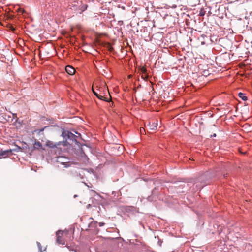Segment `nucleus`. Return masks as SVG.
<instances>
[{
    "label": "nucleus",
    "instance_id": "nucleus-12",
    "mask_svg": "<svg viewBox=\"0 0 252 252\" xmlns=\"http://www.w3.org/2000/svg\"><path fill=\"white\" fill-rule=\"evenodd\" d=\"M41 146H42V144L39 141L35 142L34 143V149H38L40 148H41Z\"/></svg>",
    "mask_w": 252,
    "mask_h": 252
},
{
    "label": "nucleus",
    "instance_id": "nucleus-17",
    "mask_svg": "<svg viewBox=\"0 0 252 252\" xmlns=\"http://www.w3.org/2000/svg\"><path fill=\"white\" fill-rule=\"evenodd\" d=\"M92 90H93V93L94 94L97 96L98 95V94H99V93H98L96 91H95L94 89L93 88H92Z\"/></svg>",
    "mask_w": 252,
    "mask_h": 252
},
{
    "label": "nucleus",
    "instance_id": "nucleus-21",
    "mask_svg": "<svg viewBox=\"0 0 252 252\" xmlns=\"http://www.w3.org/2000/svg\"><path fill=\"white\" fill-rule=\"evenodd\" d=\"M216 136V134L215 133H214L213 135H211V137H215Z\"/></svg>",
    "mask_w": 252,
    "mask_h": 252
},
{
    "label": "nucleus",
    "instance_id": "nucleus-14",
    "mask_svg": "<svg viewBox=\"0 0 252 252\" xmlns=\"http://www.w3.org/2000/svg\"><path fill=\"white\" fill-rule=\"evenodd\" d=\"M46 127H45L44 128H41L40 129H37L35 130V132H37L38 134H40L41 132H43L44 131V129L46 128Z\"/></svg>",
    "mask_w": 252,
    "mask_h": 252
},
{
    "label": "nucleus",
    "instance_id": "nucleus-19",
    "mask_svg": "<svg viewBox=\"0 0 252 252\" xmlns=\"http://www.w3.org/2000/svg\"><path fill=\"white\" fill-rule=\"evenodd\" d=\"M104 224H105V223L104 222H99L98 223V225H99V227H102V226H104Z\"/></svg>",
    "mask_w": 252,
    "mask_h": 252
},
{
    "label": "nucleus",
    "instance_id": "nucleus-2",
    "mask_svg": "<svg viewBox=\"0 0 252 252\" xmlns=\"http://www.w3.org/2000/svg\"><path fill=\"white\" fill-rule=\"evenodd\" d=\"M15 149H8L3 150L0 148V158H6L8 156L12 154L13 151H15Z\"/></svg>",
    "mask_w": 252,
    "mask_h": 252
},
{
    "label": "nucleus",
    "instance_id": "nucleus-23",
    "mask_svg": "<svg viewBox=\"0 0 252 252\" xmlns=\"http://www.w3.org/2000/svg\"><path fill=\"white\" fill-rule=\"evenodd\" d=\"M77 195H74V197H76Z\"/></svg>",
    "mask_w": 252,
    "mask_h": 252
},
{
    "label": "nucleus",
    "instance_id": "nucleus-4",
    "mask_svg": "<svg viewBox=\"0 0 252 252\" xmlns=\"http://www.w3.org/2000/svg\"><path fill=\"white\" fill-rule=\"evenodd\" d=\"M78 135H75L73 133H71L69 131L68 136V139L72 140L73 141H74L75 143L77 142L76 138H78L79 137L81 136V134L79 133L75 132Z\"/></svg>",
    "mask_w": 252,
    "mask_h": 252
},
{
    "label": "nucleus",
    "instance_id": "nucleus-6",
    "mask_svg": "<svg viewBox=\"0 0 252 252\" xmlns=\"http://www.w3.org/2000/svg\"><path fill=\"white\" fill-rule=\"evenodd\" d=\"M147 126H149L150 130H154L157 128L158 123L157 121L153 122L152 123L151 122H149Z\"/></svg>",
    "mask_w": 252,
    "mask_h": 252
},
{
    "label": "nucleus",
    "instance_id": "nucleus-15",
    "mask_svg": "<svg viewBox=\"0 0 252 252\" xmlns=\"http://www.w3.org/2000/svg\"><path fill=\"white\" fill-rule=\"evenodd\" d=\"M36 243H37V246L39 248L40 252H42V246L41 245V244L39 242H37Z\"/></svg>",
    "mask_w": 252,
    "mask_h": 252
},
{
    "label": "nucleus",
    "instance_id": "nucleus-20",
    "mask_svg": "<svg viewBox=\"0 0 252 252\" xmlns=\"http://www.w3.org/2000/svg\"><path fill=\"white\" fill-rule=\"evenodd\" d=\"M145 132V129H144V128H143V127H141V128H140V133H141V134H142V133H143V132Z\"/></svg>",
    "mask_w": 252,
    "mask_h": 252
},
{
    "label": "nucleus",
    "instance_id": "nucleus-10",
    "mask_svg": "<svg viewBox=\"0 0 252 252\" xmlns=\"http://www.w3.org/2000/svg\"><path fill=\"white\" fill-rule=\"evenodd\" d=\"M141 71L142 73V77L145 79L147 77V75H146L147 70L145 67H142L141 69Z\"/></svg>",
    "mask_w": 252,
    "mask_h": 252
},
{
    "label": "nucleus",
    "instance_id": "nucleus-22",
    "mask_svg": "<svg viewBox=\"0 0 252 252\" xmlns=\"http://www.w3.org/2000/svg\"><path fill=\"white\" fill-rule=\"evenodd\" d=\"M18 149H20L21 148L20 147H18Z\"/></svg>",
    "mask_w": 252,
    "mask_h": 252
},
{
    "label": "nucleus",
    "instance_id": "nucleus-18",
    "mask_svg": "<svg viewBox=\"0 0 252 252\" xmlns=\"http://www.w3.org/2000/svg\"><path fill=\"white\" fill-rule=\"evenodd\" d=\"M195 184H196V187H198V189H200L203 186H204V185H202V186H198V185L197 182H196L195 183Z\"/></svg>",
    "mask_w": 252,
    "mask_h": 252
},
{
    "label": "nucleus",
    "instance_id": "nucleus-7",
    "mask_svg": "<svg viewBox=\"0 0 252 252\" xmlns=\"http://www.w3.org/2000/svg\"><path fill=\"white\" fill-rule=\"evenodd\" d=\"M60 145V142L54 143L52 141H47L46 143V145L47 147H48L49 148H56V147H57V146L58 145Z\"/></svg>",
    "mask_w": 252,
    "mask_h": 252
},
{
    "label": "nucleus",
    "instance_id": "nucleus-1",
    "mask_svg": "<svg viewBox=\"0 0 252 252\" xmlns=\"http://www.w3.org/2000/svg\"><path fill=\"white\" fill-rule=\"evenodd\" d=\"M56 161L64 165L65 168L70 167L73 163L69 161V159L66 157L58 156L56 157Z\"/></svg>",
    "mask_w": 252,
    "mask_h": 252
},
{
    "label": "nucleus",
    "instance_id": "nucleus-9",
    "mask_svg": "<svg viewBox=\"0 0 252 252\" xmlns=\"http://www.w3.org/2000/svg\"><path fill=\"white\" fill-rule=\"evenodd\" d=\"M69 131L68 130H63L62 133V136L64 139L67 140L68 139V136Z\"/></svg>",
    "mask_w": 252,
    "mask_h": 252
},
{
    "label": "nucleus",
    "instance_id": "nucleus-3",
    "mask_svg": "<svg viewBox=\"0 0 252 252\" xmlns=\"http://www.w3.org/2000/svg\"><path fill=\"white\" fill-rule=\"evenodd\" d=\"M63 232L61 230H58L56 232V236H57L56 242L59 244H61V245L65 244L64 240L62 238V236L63 235Z\"/></svg>",
    "mask_w": 252,
    "mask_h": 252
},
{
    "label": "nucleus",
    "instance_id": "nucleus-11",
    "mask_svg": "<svg viewBox=\"0 0 252 252\" xmlns=\"http://www.w3.org/2000/svg\"><path fill=\"white\" fill-rule=\"evenodd\" d=\"M238 96L240 98H241L243 100L246 101L247 100V97L244 94L242 93H239L238 94Z\"/></svg>",
    "mask_w": 252,
    "mask_h": 252
},
{
    "label": "nucleus",
    "instance_id": "nucleus-5",
    "mask_svg": "<svg viewBox=\"0 0 252 252\" xmlns=\"http://www.w3.org/2000/svg\"><path fill=\"white\" fill-rule=\"evenodd\" d=\"M102 89L103 88H100L98 89L99 91L100 92V93L98 94V95L96 97L100 100H102L106 102H109L110 99L109 98H108L107 97H105L101 94V92Z\"/></svg>",
    "mask_w": 252,
    "mask_h": 252
},
{
    "label": "nucleus",
    "instance_id": "nucleus-13",
    "mask_svg": "<svg viewBox=\"0 0 252 252\" xmlns=\"http://www.w3.org/2000/svg\"><path fill=\"white\" fill-rule=\"evenodd\" d=\"M190 1L194 4V5L199 4L200 3V0H190Z\"/></svg>",
    "mask_w": 252,
    "mask_h": 252
},
{
    "label": "nucleus",
    "instance_id": "nucleus-16",
    "mask_svg": "<svg viewBox=\"0 0 252 252\" xmlns=\"http://www.w3.org/2000/svg\"><path fill=\"white\" fill-rule=\"evenodd\" d=\"M205 11L204 10H201L200 12L199 15H200V16H203L205 15Z\"/></svg>",
    "mask_w": 252,
    "mask_h": 252
},
{
    "label": "nucleus",
    "instance_id": "nucleus-8",
    "mask_svg": "<svg viewBox=\"0 0 252 252\" xmlns=\"http://www.w3.org/2000/svg\"><path fill=\"white\" fill-rule=\"evenodd\" d=\"M66 72L69 75H73L75 73V69L70 65L66 66L65 67Z\"/></svg>",
    "mask_w": 252,
    "mask_h": 252
}]
</instances>
